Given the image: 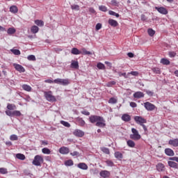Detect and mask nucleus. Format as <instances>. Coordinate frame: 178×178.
Wrapping results in <instances>:
<instances>
[{
	"instance_id": "f257e3e1",
	"label": "nucleus",
	"mask_w": 178,
	"mask_h": 178,
	"mask_svg": "<svg viewBox=\"0 0 178 178\" xmlns=\"http://www.w3.org/2000/svg\"><path fill=\"white\" fill-rule=\"evenodd\" d=\"M89 122L92 124L95 123V126L101 129H104L106 126L105 119L99 115H90L89 117Z\"/></svg>"
},
{
	"instance_id": "f03ea898",
	"label": "nucleus",
	"mask_w": 178,
	"mask_h": 178,
	"mask_svg": "<svg viewBox=\"0 0 178 178\" xmlns=\"http://www.w3.org/2000/svg\"><path fill=\"white\" fill-rule=\"evenodd\" d=\"M44 97L49 102H56V97L52 94V91L44 92Z\"/></svg>"
},
{
	"instance_id": "7ed1b4c3",
	"label": "nucleus",
	"mask_w": 178,
	"mask_h": 178,
	"mask_svg": "<svg viewBox=\"0 0 178 178\" xmlns=\"http://www.w3.org/2000/svg\"><path fill=\"white\" fill-rule=\"evenodd\" d=\"M132 134L129 136L131 140H134L135 141H138L141 138V135L138 134V131L135 128L131 129Z\"/></svg>"
},
{
	"instance_id": "20e7f679",
	"label": "nucleus",
	"mask_w": 178,
	"mask_h": 178,
	"mask_svg": "<svg viewBox=\"0 0 178 178\" xmlns=\"http://www.w3.org/2000/svg\"><path fill=\"white\" fill-rule=\"evenodd\" d=\"M55 84H60V86H69L70 84V80L67 79H60L58 78L54 80Z\"/></svg>"
},
{
	"instance_id": "39448f33",
	"label": "nucleus",
	"mask_w": 178,
	"mask_h": 178,
	"mask_svg": "<svg viewBox=\"0 0 178 178\" xmlns=\"http://www.w3.org/2000/svg\"><path fill=\"white\" fill-rule=\"evenodd\" d=\"M44 162V158L42 156L36 155L34 157V160L33 161L32 163L35 166H41V164Z\"/></svg>"
},
{
	"instance_id": "423d86ee",
	"label": "nucleus",
	"mask_w": 178,
	"mask_h": 178,
	"mask_svg": "<svg viewBox=\"0 0 178 178\" xmlns=\"http://www.w3.org/2000/svg\"><path fill=\"white\" fill-rule=\"evenodd\" d=\"M143 105H144L146 111H155V108H156V106H155V105L152 104V103H151L149 102H145L143 104Z\"/></svg>"
},
{
	"instance_id": "0eeeda50",
	"label": "nucleus",
	"mask_w": 178,
	"mask_h": 178,
	"mask_svg": "<svg viewBox=\"0 0 178 178\" xmlns=\"http://www.w3.org/2000/svg\"><path fill=\"white\" fill-rule=\"evenodd\" d=\"M134 120L136 123H137V124H140V126L144 124V123H147V120L141 116H135Z\"/></svg>"
},
{
	"instance_id": "6e6552de",
	"label": "nucleus",
	"mask_w": 178,
	"mask_h": 178,
	"mask_svg": "<svg viewBox=\"0 0 178 178\" xmlns=\"http://www.w3.org/2000/svg\"><path fill=\"white\" fill-rule=\"evenodd\" d=\"M13 66L15 70H17L19 73H24L26 72V70L24 68V67L19 64L14 63Z\"/></svg>"
},
{
	"instance_id": "1a4fd4ad",
	"label": "nucleus",
	"mask_w": 178,
	"mask_h": 178,
	"mask_svg": "<svg viewBox=\"0 0 178 178\" xmlns=\"http://www.w3.org/2000/svg\"><path fill=\"white\" fill-rule=\"evenodd\" d=\"M155 9L159 13H161V15H168V9L164 7H155Z\"/></svg>"
},
{
	"instance_id": "9d476101",
	"label": "nucleus",
	"mask_w": 178,
	"mask_h": 178,
	"mask_svg": "<svg viewBox=\"0 0 178 178\" xmlns=\"http://www.w3.org/2000/svg\"><path fill=\"white\" fill-rule=\"evenodd\" d=\"M60 154H62L63 155H67L69 152H70V149H69V147H62L59 149Z\"/></svg>"
},
{
	"instance_id": "9b49d317",
	"label": "nucleus",
	"mask_w": 178,
	"mask_h": 178,
	"mask_svg": "<svg viewBox=\"0 0 178 178\" xmlns=\"http://www.w3.org/2000/svg\"><path fill=\"white\" fill-rule=\"evenodd\" d=\"M156 168L157 172H165V165H163L162 163H159L156 165Z\"/></svg>"
},
{
	"instance_id": "f8f14e48",
	"label": "nucleus",
	"mask_w": 178,
	"mask_h": 178,
	"mask_svg": "<svg viewBox=\"0 0 178 178\" xmlns=\"http://www.w3.org/2000/svg\"><path fill=\"white\" fill-rule=\"evenodd\" d=\"M76 122L79 126H81V127H83V126L86 125V121L83 120L81 118L78 117L76 118Z\"/></svg>"
},
{
	"instance_id": "ddd939ff",
	"label": "nucleus",
	"mask_w": 178,
	"mask_h": 178,
	"mask_svg": "<svg viewBox=\"0 0 178 178\" xmlns=\"http://www.w3.org/2000/svg\"><path fill=\"white\" fill-rule=\"evenodd\" d=\"M73 134L76 137H83V136H84V131L80 129H75L74 131L73 132Z\"/></svg>"
},
{
	"instance_id": "4468645a",
	"label": "nucleus",
	"mask_w": 178,
	"mask_h": 178,
	"mask_svg": "<svg viewBox=\"0 0 178 178\" xmlns=\"http://www.w3.org/2000/svg\"><path fill=\"white\" fill-rule=\"evenodd\" d=\"M99 175L101 177L107 178L111 176V172H109L108 170H102L100 172Z\"/></svg>"
},
{
	"instance_id": "2eb2a0df",
	"label": "nucleus",
	"mask_w": 178,
	"mask_h": 178,
	"mask_svg": "<svg viewBox=\"0 0 178 178\" xmlns=\"http://www.w3.org/2000/svg\"><path fill=\"white\" fill-rule=\"evenodd\" d=\"M168 166H170V168H172L173 169H178L177 163L172 161V160L168 161Z\"/></svg>"
},
{
	"instance_id": "dca6fc26",
	"label": "nucleus",
	"mask_w": 178,
	"mask_h": 178,
	"mask_svg": "<svg viewBox=\"0 0 178 178\" xmlns=\"http://www.w3.org/2000/svg\"><path fill=\"white\" fill-rule=\"evenodd\" d=\"M165 155H168V156H175V152L170 148H166L165 149Z\"/></svg>"
},
{
	"instance_id": "f3484780",
	"label": "nucleus",
	"mask_w": 178,
	"mask_h": 178,
	"mask_svg": "<svg viewBox=\"0 0 178 178\" xmlns=\"http://www.w3.org/2000/svg\"><path fill=\"white\" fill-rule=\"evenodd\" d=\"M121 119L123 122H130V120H131V117L129 114H123Z\"/></svg>"
},
{
	"instance_id": "a211bd4d",
	"label": "nucleus",
	"mask_w": 178,
	"mask_h": 178,
	"mask_svg": "<svg viewBox=\"0 0 178 178\" xmlns=\"http://www.w3.org/2000/svg\"><path fill=\"white\" fill-rule=\"evenodd\" d=\"M77 168L81 169L82 170H87V169H88V165H87L86 163H79L77 165Z\"/></svg>"
},
{
	"instance_id": "6ab92c4d",
	"label": "nucleus",
	"mask_w": 178,
	"mask_h": 178,
	"mask_svg": "<svg viewBox=\"0 0 178 178\" xmlns=\"http://www.w3.org/2000/svg\"><path fill=\"white\" fill-rule=\"evenodd\" d=\"M108 24H110V26H111L112 27H118V26L119 25L118 21L112 19H108Z\"/></svg>"
},
{
	"instance_id": "aec40b11",
	"label": "nucleus",
	"mask_w": 178,
	"mask_h": 178,
	"mask_svg": "<svg viewBox=\"0 0 178 178\" xmlns=\"http://www.w3.org/2000/svg\"><path fill=\"white\" fill-rule=\"evenodd\" d=\"M38 31H40V28H38V26H37L35 25L31 26V32L32 33V34H37V33H38Z\"/></svg>"
},
{
	"instance_id": "412c9836",
	"label": "nucleus",
	"mask_w": 178,
	"mask_h": 178,
	"mask_svg": "<svg viewBox=\"0 0 178 178\" xmlns=\"http://www.w3.org/2000/svg\"><path fill=\"white\" fill-rule=\"evenodd\" d=\"M168 144L172 147H178V139L170 140Z\"/></svg>"
},
{
	"instance_id": "4be33fe9",
	"label": "nucleus",
	"mask_w": 178,
	"mask_h": 178,
	"mask_svg": "<svg viewBox=\"0 0 178 178\" xmlns=\"http://www.w3.org/2000/svg\"><path fill=\"white\" fill-rule=\"evenodd\" d=\"M71 54H72V55H80L81 54V51L79 50L76 47H74L71 50Z\"/></svg>"
},
{
	"instance_id": "5701e85b",
	"label": "nucleus",
	"mask_w": 178,
	"mask_h": 178,
	"mask_svg": "<svg viewBox=\"0 0 178 178\" xmlns=\"http://www.w3.org/2000/svg\"><path fill=\"white\" fill-rule=\"evenodd\" d=\"M134 98H144V93L143 92H136L134 94Z\"/></svg>"
},
{
	"instance_id": "b1692460",
	"label": "nucleus",
	"mask_w": 178,
	"mask_h": 178,
	"mask_svg": "<svg viewBox=\"0 0 178 178\" xmlns=\"http://www.w3.org/2000/svg\"><path fill=\"white\" fill-rule=\"evenodd\" d=\"M10 12L11 13L16 14L17 12H19V8H17V6H12L10 7Z\"/></svg>"
},
{
	"instance_id": "393cba45",
	"label": "nucleus",
	"mask_w": 178,
	"mask_h": 178,
	"mask_svg": "<svg viewBox=\"0 0 178 178\" xmlns=\"http://www.w3.org/2000/svg\"><path fill=\"white\" fill-rule=\"evenodd\" d=\"M127 145L128 147H129V148H134V147H136V143L131 140H128L127 141Z\"/></svg>"
},
{
	"instance_id": "a878e982",
	"label": "nucleus",
	"mask_w": 178,
	"mask_h": 178,
	"mask_svg": "<svg viewBox=\"0 0 178 178\" xmlns=\"http://www.w3.org/2000/svg\"><path fill=\"white\" fill-rule=\"evenodd\" d=\"M114 156L116 158V159H123V154H122L120 152H115Z\"/></svg>"
},
{
	"instance_id": "bb28decb",
	"label": "nucleus",
	"mask_w": 178,
	"mask_h": 178,
	"mask_svg": "<svg viewBox=\"0 0 178 178\" xmlns=\"http://www.w3.org/2000/svg\"><path fill=\"white\" fill-rule=\"evenodd\" d=\"M71 67H72V69H79V61L72 60Z\"/></svg>"
},
{
	"instance_id": "cd10ccee",
	"label": "nucleus",
	"mask_w": 178,
	"mask_h": 178,
	"mask_svg": "<svg viewBox=\"0 0 178 178\" xmlns=\"http://www.w3.org/2000/svg\"><path fill=\"white\" fill-rule=\"evenodd\" d=\"M16 159H19L20 161H24V159H26V156L23 154L18 153L16 154Z\"/></svg>"
},
{
	"instance_id": "c85d7f7f",
	"label": "nucleus",
	"mask_w": 178,
	"mask_h": 178,
	"mask_svg": "<svg viewBox=\"0 0 178 178\" xmlns=\"http://www.w3.org/2000/svg\"><path fill=\"white\" fill-rule=\"evenodd\" d=\"M22 88L23 90H24V91H28L29 92H30V91H31L32 90L31 86L27 84L22 85Z\"/></svg>"
},
{
	"instance_id": "c756f323",
	"label": "nucleus",
	"mask_w": 178,
	"mask_h": 178,
	"mask_svg": "<svg viewBox=\"0 0 178 178\" xmlns=\"http://www.w3.org/2000/svg\"><path fill=\"white\" fill-rule=\"evenodd\" d=\"M35 24H36V26H38L39 27H43L44 22L42 20L36 19L35 20Z\"/></svg>"
},
{
	"instance_id": "7c9ffc66",
	"label": "nucleus",
	"mask_w": 178,
	"mask_h": 178,
	"mask_svg": "<svg viewBox=\"0 0 178 178\" xmlns=\"http://www.w3.org/2000/svg\"><path fill=\"white\" fill-rule=\"evenodd\" d=\"M108 104H112L114 105L115 104H118V98L116 97H111L108 100Z\"/></svg>"
},
{
	"instance_id": "2f4dec72",
	"label": "nucleus",
	"mask_w": 178,
	"mask_h": 178,
	"mask_svg": "<svg viewBox=\"0 0 178 178\" xmlns=\"http://www.w3.org/2000/svg\"><path fill=\"white\" fill-rule=\"evenodd\" d=\"M7 109H8V111H15V109H16V105L12 104H8Z\"/></svg>"
},
{
	"instance_id": "473e14b6",
	"label": "nucleus",
	"mask_w": 178,
	"mask_h": 178,
	"mask_svg": "<svg viewBox=\"0 0 178 178\" xmlns=\"http://www.w3.org/2000/svg\"><path fill=\"white\" fill-rule=\"evenodd\" d=\"M152 70L154 74H161V69L159 67H153Z\"/></svg>"
},
{
	"instance_id": "72a5a7b5",
	"label": "nucleus",
	"mask_w": 178,
	"mask_h": 178,
	"mask_svg": "<svg viewBox=\"0 0 178 178\" xmlns=\"http://www.w3.org/2000/svg\"><path fill=\"white\" fill-rule=\"evenodd\" d=\"M161 63H162V65H170V61L167 58H161Z\"/></svg>"
},
{
	"instance_id": "f704fd0d",
	"label": "nucleus",
	"mask_w": 178,
	"mask_h": 178,
	"mask_svg": "<svg viewBox=\"0 0 178 178\" xmlns=\"http://www.w3.org/2000/svg\"><path fill=\"white\" fill-rule=\"evenodd\" d=\"M81 54L82 55H92V53L87 51V49H86V48H83V49H81Z\"/></svg>"
},
{
	"instance_id": "c9c22d12",
	"label": "nucleus",
	"mask_w": 178,
	"mask_h": 178,
	"mask_svg": "<svg viewBox=\"0 0 178 178\" xmlns=\"http://www.w3.org/2000/svg\"><path fill=\"white\" fill-rule=\"evenodd\" d=\"M42 154H45L46 155H49L51 154V150L47 147H44L42 149Z\"/></svg>"
},
{
	"instance_id": "e433bc0d",
	"label": "nucleus",
	"mask_w": 178,
	"mask_h": 178,
	"mask_svg": "<svg viewBox=\"0 0 178 178\" xmlns=\"http://www.w3.org/2000/svg\"><path fill=\"white\" fill-rule=\"evenodd\" d=\"M65 166H73L74 163L72 160H67L65 162Z\"/></svg>"
},
{
	"instance_id": "4c0bfd02",
	"label": "nucleus",
	"mask_w": 178,
	"mask_h": 178,
	"mask_svg": "<svg viewBox=\"0 0 178 178\" xmlns=\"http://www.w3.org/2000/svg\"><path fill=\"white\" fill-rule=\"evenodd\" d=\"M147 33L150 37H154L155 35V31H154L152 29H149L147 30Z\"/></svg>"
},
{
	"instance_id": "58836bf2",
	"label": "nucleus",
	"mask_w": 178,
	"mask_h": 178,
	"mask_svg": "<svg viewBox=\"0 0 178 178\" xmlns=\"http://www.w3.org/2000/svg\"><path fill=\"white\" fill-rule=\"evenodd\" d=\"M19 138L17 137V135L13 134L10 136V140L11 141H17Z\"/></svg>"
},
{
	"instance_id": "ea45409f",
	"label": "nucleus",
	"mask_w": 178,
	"mask_h": 178,
	"mask_svg": "<svg viewBox=\"0 0 178 178\" xmlns=\"http://www.w3.org/2000/svg\"><path fill=\"white\" fill-rule=\"evenodd\" d=\"M108 15H111V16H115V17H119L120 16L119 13H115V11L113 10H109Z\"/></svg>"
},
{
	"instance_id": "a19ab883",
	"label": "nucleus",
	"mask_w": 178,
	"mask_h": 178,
	"mask_svg": "<svg viewBox=\"0 0 178 178\" xmlns=\"http://www.w3.org/2000/svg\"><path fill=\"white\" fill-rule=\"evenodd\" d=\"M7 33L8 34H15L16 33V29H15V28H9Z\"/></svg>"
},
{
	"instance_id": "79ce46f5",
	"label": "nucleus",
	"mask_w": 178,
	"mask_h": 178,
	"mask_svg": "<svg viewBox=\"0 0 178 178\" xmlns=\"http://www.w3.org/2000/svg\"><path fill=\"white\" fill-rule=\"evenodd\" d=\"M97 67L101 70H104L105 69V65L102 64V63H99L97 65Z\"/></svg>"
},
{
	"instance_id": "37998d69",
	"label": "nucleus",
	"mask_w": 178,
	"mask_h": 178,
	"mask_svg": "<svg viewBox=\"0 0 178 178\" xmlns=\"http://www.w3.org/2000/svg\"><path fill=\"white\" fill-rule=\"evenodd\" d=\"M0 173L1 175H7L8 169L5 168H0Z\"/></svg>"
},
{
	"instance_id": "c03bdc74",
	"label": "nucleus",
	"mask_w": 178,
	"mask_h": 178,
	"mask_svg": "<svg viewBox=\"0 0 178 178\" xmlns=\"http://www.w3.org/2000/svg\"><path fill=\"white\" fill-rule=\"evenodd\" d=\"M101 150L102 151V152L106 154L107 155H109L111 154V152L106 147H102Z\"/></svg>"
},
{
	"instance_id": "a18cd8bd",
	"label": "nucleus",
	"mask_w": 178,
	"mask_h": 178,
	"mask_svg": "<svg viewBox=\"0 0 178 178\" xmlns=\"http://www.w3.org/2000/svg\"><path fill=\"white\" fill-rule=\"evenodd\" d=\"M60 123L63 126H65V127H70V124L66 121L62 120L60 121Z\"/></svg>"
},
{
	"instance_id": "49530a36",
	"label": "nucleus",
	"mask_w": 178,
	"mask_h": 178,
	"mask_svg": "<svg viewBox=\"0 0 178 178\" xmlns=\"http://www.w3.org/2000/svg\"><path fill=\"white\" fill-rule=\"evenodd\" d=\"M13 116H22V113L19 111H13Z\"/></svg>"
},
{
	"instance_id": "de8ad7c7",
	"label": "nucleus",
	"mask_w": 178,
	"mask_h": 178,
	"mask_svg": "<svg viewBox=\"0 0 178 178\" xmlns=\"http://www.w3.org/2000/svg\"><path fill=\"white\" fill-rule=\"evenodd\" d=\"M116 84V81H111L106 83L107 87H112V86H115Z\"/></svg>"
},
{
	"instance_id": "09e8293b",
	"label": "nucleus",
	"mask_w": 178,
	"mask_h": 178,
	"mask_svg": "<svg viewBox=\"0 0 178 178\" xmlns=\"http://www.w3.org/2000/svg\"><path fill=\"white\" fill-rule=\"evenodd\" d=\"M99 10H101L102 12H106V10H108V9L106 8V6H100L99 7Z\"/></svg>"
},
{
	"instance_id": "8fccbe9b",
	"label": "nucleus",
	"mask_w": 178,
	"mask_h": 178,
	"mask_svg": "<svg viewBox=\"0 0 178 178\" xmlns=\"http://www.w3.org/2000/svg\"><path fill=\"white\" fill-rule=\"evenodd\" d=\"M11 52L14 54V55H20V51L19 49H11Z\"/></svg>"
},
{
	"instance_id": "3c124183",
	"label": "nucleus",
	"mask_w": 178,
	"mask_h": 178,
	"mask_svg": "<svg viewBox=\"0 0 178 178\" xmlns=\"http://www.w3.org/2000/svg\"><path fill=\"white\" fill-rule=\"evenodd\" d=\"M71 9H72V10H79L80 9V7L79 6V5H73L71 6Z\"/></svg>"
},
{
	"instance_id": "603ef678",
	"label": "nucleus",
	"mask_w": 178,
	"mask_h": 178,
	"mask_svg": "<svg viewBox=\"0 0 178 178\" xmlns=\"http://www.w3.org/2000/svg\"><path fill=\"white\" fill-rule=\"evenodd\" d=\"M95 29L97 31H98V30H101V29H102V24L101 23L97 24Z\"/></svg>"
},
{
	"instance_id": "864d4df0",
	"label": "nucleus",
	"mask_w": 178,
	"mask_h": 178,
	"mask_svg": "<svg viewBox=\"0 0 178 178\" xmlns=\"http://www.w3.org/2000/svg\"><path fill=\"white\" fill-rule=\"evenodd\" d=\"M28 60H35V56L34 55H29L27 57Z\"/></svg>"
},
{
	"instance_id": "5fc2aeb1",
	"label": "nucleus",
	"mask_w": 178,
	"mask_h": 178,
	"mask_svg": "<svg viewBox=\"0 0 178 178\" xmlns=\"http://www.w3.org/2000/svg\"><path fill=\"white\" fill-rule=\"evenodd\" d=\"M145 92H146V94H147V95L149 97H152L154 95V92H152L151 90H147L145 91Z\"/></svg>"
},
{
	"instance_id": "6e6d98bb",
	"label": "nucleus",
	"mask_w": 178,
	"mask_h": 178,
	"mask_svg": "<svg viewBox=\"0 0 178 178\" xmlns=\"http://www.w3.org/2000/svg\"><path fill=\"white\" fill-rule=\"evenodd\" d=\"M70 155H72V156H79L80 154L79 153V152H73L70 153Z\"/></svg>"
},
{
	"instance_id": "4d7b16f0",
	"label": "nucleus",
	"mask_w": 178,
	"mask_h": 178,
	"mask_svg": "<svg viewBox=\"0 0 178 178\" xmlns=\"http://www.w3.org/2000/svg\"><path fill=\"white\" fill-rule=\"evenodd\" d=\"M118 74H119L120 77H122V76H123V77H124V79H127V75L126 74V72L122 73L121 72H118Z\"/></svg>"
},
{
	"instance_id": "13d9d810",
	"label": "nucleus",
	"mask_w": 178,
	"mask_h": 178,
	"mask_svg": "<svg viewBox=\"0 0 178 178\" xmlns=\"http://www.w3.org/2000/svg\"><path fill=\"white\" fill-rule=\"evenodd\" d=\"M6 115H7V116H13V111H6Z\"/></svg>"
},
{
	"instance_id": "bf43d9fd",
	"label": "nucleus",
	"mask_w": 178,
	"mask_h": 178,
	"mask_svg": "<svg viewBox=\"0 0 178 178\" xmlns=\"http://www.w3.org/2000/svg\"><path fill=\"white\" fill-rule=\"evenodd\" d=\"M169 56H170V58H175V56H176V52L170 51L169 52Z\"/></svg>"
},
{
	"instance_id": "052dcab7",
	"label": "nucleus",
	"mask_w": 178,
	"mask_h": 178,
	"mask_svg": "<svg viewBox=\"0 0 178 178\" xmlns=\"http://www.w3.org/2000/svg\"><path fill=\"white\" fill-rule=\"evenodd\" d=\"M81 113H82V115H85V116H90V112L87 111H81Z\"/></svg>"
},
{
	"instance_id": "680f3d73",
	"label": "nucleus",
	"mask_w": 178,
	"mask_h": 178,
	"mask_svg": "<svg viewBox=\"0 0 178 178\" xmlns=\"http://www.w3.org/2000/svg\"><path fill=\"white\" fill-rule=\"evenodd\" d=\"M129 74H131L132 76H138V72L132 71L131 72H129Z\"/></svg>"
},
{
	"instance_id": "e2e57ef3",
	"label": "nucleus",
	"mask_w": 178,
	"mask_h": 178,
	"mask_svg": "<svg viewBox=\"0 0 178 178\" xmlns=\"http://www.w3.org/2000/svg\"><path fill=\"white\" fill-rule=\"evenodd\" d=\"M129 105L131 108H137V104L136 102H131Z\"/></svg>"
},
{
	"instance_id": "0e129e2a",
	"label": "nucleus",
	"mask_w": 178,
	"mask_h": 178,
	"mask_svg": "<svg viewBox=\"0 0 178 178\" xmlns=\"http://www.w3.org/2000/svg\"><path fill=\"white\" fill-rule=\"evenodd\" d=\"M170 161H175V162L178 163V157L177 156L170 157Z\"/></svg>"
},
{
	"instance_id": "69168bd1",
	"label": "nucleus",
	"mask_w": 178,
	"mask_h": 178,
	"mask_svg": "<svg viewBox=\"0 0 178 178\" xmlns=\"http://www.w3.org/2000/svg\"><path fill=\"white\" fill-rule=\"evenodd\" d=\"M106 164L108 166H113V162L111 161H107Z\"/></svg>"
},
{
	"instance_id": "338daca9",
	"label": "nucleus",
	"mask_w": 178,
	"mask_h": 178,
	"mask_svg": "<svg viewBox=\"0 0 178 178\" xmlns=\"http://www.w3.org/2000/svg\"><path fill=\"white\" fill-rule=\"evenodd\" d=\"M45 83H49V84H52L54 82V81L51 80V79H47L44 81Z\"/></svg>"
},
{
	"instance_id": "774afa93",
	"label": "nucleus",
	"mask_w": 178,
	"mask_h": 178,
	"mask_svg": "<svg viewBox=\"0 0 178 178\" xmlns=\"http://www.w3.org/2000/svg\"><path fill=\"white\" fill-rule=\"evenodd\" d=\"M127 56H129V58H134V54L129 52L127 54Z\"/></svg>"
}]
</instances>
